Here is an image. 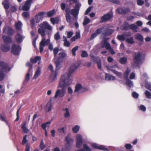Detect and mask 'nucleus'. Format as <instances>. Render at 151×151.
<instances>
[{"instance_id": "f257e3e1", "label": "nucleus", "mask_w": 151, "mask_h": 151, "mask_svg": "<svg viewBox=\"0 0 151 151\" xmlns=\"http://www.w3.org/2000/svg\"><path fill=\"white\" fill-rule=\"evenodd\" d=\"M40 28L38 29V33L40 34L42 37V39L40 44L39 50L40 53H42L44 49V47L46 45H48L50 42V39L48 38L46 40L45 37V35L46 29L50 31H51L52 27L47 22H44L40 24Z\"/></svg>"}, {"instance_id": "c03bdc74", "label": "nucleus", "mask_w": 151, "mask_h": 151, "mask_svg": "<svg viewBox=\"0 0 151 151\" xmlns=\"http://www.w3.org/2000/svg\"><path fill=\"white\" fill-rule=\"evenodd\" d=\"M50 20L53 24H55L58 23L59 22V20L58 18H51L50 19Z\"/></svg>"}, {"instance_id": "338daca9", "label": "nucleus", "mask_w": 151, "mask_h": 151, "mask_svg": "<svg viewBox=\"0 0 151 151\" xmlns=\"http://www.w3.org/2000/svg\"><path fill=\"white\" fill-rule=\"evenodd\" d=\"M60 6L61 9L63 10H64L65 9V8H66V5L64 3H61L60 4Z\"/></svg>"}, {"instance_id": "49530a36", "label": "nucleus", "mask_w": 151, "mask_h": 151, "mask_svg": "<svg viewBox=\"0 0 151 151\" xmlns=\"http://www.w3.org/2000/svg\"><path fill=\"white\" fill-rule=\"evenodd\" d=\"M78 46H76L74 47L73 48L71 51L72 55L74 56H75L76 55V51L78 50Z\"/></svg>"}, {"instance_id": "f03ea898", "label": "nucleus", "mask_w": 151, "mask_h": 151, "mask_svg": "<svg viewBox=\"0 0 151 151\" xmlns=\"http://www.w3.org/2000/svg\"><path fill=\"white\" fill-rule=\"evenodd\" d=\"M80 65V63H76L71 65L68 72L65 73L61 77L60 80L59 87L69 86L71 84L73 80L70 78V77L72 73L78 68Z\"/></svg>"}, {"instance_id": "a18cd8bd", "label": "nucleus", "mask_w": 151, "mask_h": 151, "mask_svg": "<svg viewBox=\"0 0 151 151\" xmlns=\"http://www.w3.org/2000/svg\"><path fill=\"white\" fill-rule=\"evenodd\" d=\"M79 127L77 125H76L72 129V131L75 133H77L79 130Z\"/></svg>"}, {"instance_id": "4468645a", "label": "nucleus", "mask_w": 151, "mask_h": 151, "mask_svg": "<svg viewBox=\"0 0 151 151\" xmlns=\"http://www.w3.org/2000/svg\"><path fill=\"white\" fill-rule=\"evenodd\" d=\"M45 14V12H41L37 14L35 16V17L36 19V22L37 23H39L40 21L42 20Z\"/></svg>"}, {"instance_id": "f704fd0d", "label": "nucleus", "mask_w": 151, "mask_h": 151, "mask_svg": "<svg viewBox=\"0 0 151 151\" xmlns=\"http://www.w3.org/2000/svg\"><path fill=\"white\" fill-rule=\"evenodd\" d=\"M126 85L129 87H131L133 86V82L128 79H126Z\"/></svg>"}, {"instance_id": "8fccbe9b", "label": "nucleus", "mask_w": 151, "mask_h": 151, "mask_svg": "<svg viewBox=\"0 0 151 151\" xmlns=\"http://www.w3.org/2000/svg\"><path fill=\"white\" fill-rule=\"evenodd\" d=\"M81 5L80 3H76L74 9L79 12L80 8L81 7Z\"/></svg>"}, {"instance_id": "1a4fd4ad", "label": "nucleus", "mask_w": 151, "mask_h": 151, "mask_svg": "<svg viewBox=\"0 0 151 151\" xmlns=\"http://www.w3.org/2000/svg\"><path fill=\"white\" fill-rule=\"evenodd\" d=\"M76 146L78 148H80L81 147L83 142L82 138L81 136L78 134L76 136Z\"/></svg>"}, {"instance_id": "0eeeda50", "label": "nucleus", "mask_w": 151, "mask_h": 151, "mask_svg": "<svg viewBox=\"0 0 151 151\" xmlns=\"http://www.w3.org/2000/svg\"><path fill=\"white\" fill-rule=\"evenodd\" d=\"M21 50L20 46L14 45L12 47L11 51L12 53L15 55H18Z\"/></svg>"}, {"instance_id": "cd10ccee", "label": "nucleus", "mask_w": 151, "mask_h": 151, "mask_svg": "<svg viewBox=\"0 0 151 151\" xmlns=\"http://www.w3.org/2000/svg\"><path fill=\"white\" fill-rule=\"evenodd\" d=\"M105 80L108 81H114L116 80L115 77L110 74H106Z\"/></svg>"}, {"instance_id": "3c124183", "label": "nucleus", "mask_w": 151, "mask_h": 151, "mask_svg": "<svg viewBox=\"0 0 151 151\" xmlns=\"http://www.w3.org/2000/svg\"><path fill=\"white\" fill-rule=\"evenodd\" d=\"M145 87L146 88L151 90V83L145 81Z\"/></svg>"}, {"instance_id": "9d476101", "label": "nucleus", "mask_w": 151, "mask_h": 151, "mask_svg": "<svg viewBox=\"0 0 151 151\" xmlns=\"http://www.w3.org/2000/svg\"><path fill=\"white\" fill-rule=\"evenodd\" d=\"M32 1L33 0H27L22 8V10L26 11L29 10L31 4L32 3Z\"/></svg>"}, {"instance_id": "bb28decb", "label": "nucleus", "mask_w": 151, "mask_h": 151, "mask_svg": "<svg viewBox=\"0 0 151 151\" xmlns=\"http://www.w3.org/2000/svg\"><path fill=\"white\" fill-rule=\"evenodd\" d=\"M41 57L39 56H36L34 58H31L30 59V62L34 63H36L38 61H40L41 60Z\"/></svg>"}, {"instance_id": "0e129e2a", "label": "nucleus", "mask_w": 151, "mask_h": 151, "mask_svg": "<svg viewBox=\"0 0 151 151\" xmlns=\"http://www.w3.org/2000/svg\"><path fill=\"white\" fill-rule=\"evenodd\" d=\"M4 78V74L2 71H0V81L3 80Z\"/></svg>"}, {"instance_id": "4be33fe9", "label": "nucleus", "mask_w": 151, "mask_h": 151, "mask_svg": "<svg viewBox=\"0 0 151 151\" xmlns=\"http://www.w3.org/2000/svg\"><path fill=\"white\" fill-rule=\"evenodd\" d=\"M129 27L130 25L128 23L126 22H125L121 27L120 29L122 30H127L129 29Z\"/></svg>"}, {"instance_id": "052dcab7", "label": "nucleus", "mask_w": 151, "mask_h": 151, "mask_svg": "<svg viewBox=\"0 0 151 151\" xmlns=\"http://www.w3.org/2000/svg\"><path fill=\"white\" fill-rule=\"evenodd\" d=\"M55 10H52L51 11L47 12V16L49 17H51L53 14Z\"/></svg>"}, {"instance_id": "6ab92c4d", "label": "nucleus", "mask_w": 151, "mask_h": 151, "mask_svg": "<svg viewBox=\"0 0 151 151\" xmlns=\"http://www.w3.org/2000/svg\"><path fill=\"white\" fill-rule=\"evenodd\" d=\"M10 49V46L9 44L5 43L1 47V49L2 51L6 52L9 51Z\"/></svg>"}, {"instance_id": "774afa93", "label": "nucleus", "mask_w": 151, "mask_h": 151, "mask_svg": "<svg viewBox=\"0 0 151 151\" xmlns=\"http://www.w3.org/2000/svg\"><path fill=\"white\" fill-rule=\"evenodd\" d=\"M22 15L24 18H26L29 16V14L27 12H24L22 13Z\"/></svg>"}, {"instance_id": "09e8293b", "label": "nucleus", "mask_w": 151, "mask_h": 151, "mask_svg": "<svg viewBox=\"0 0 151 151\" xmlns=\"http://www.w3.org/2000/svg\"><path fill=\"white\" fill-rule=\"evenodd\" d=\"M51 123V122L49 121L46 122L45 123H44L42 125V128L44 129H46V128L48 126V124H50Z\"/></svg>"}, {"instance_id": "864d4df0", "label": "nucleus", "mask_w": 151, "mask_h": 151, "mask_svg": "<svg viewBox=\"0 0 151 151\" xmlns=\"http://www.w3.org/2000/svg\"><path fill=\"white\" fill-rule=\"evenodd\" d=\"M139 110L143 111H145L146 110L145 107L143 105H141L138 106Z\"/></svg>"}, {"instance_id": "2eb2a0df", "label": "nucleus", "mask_w": 151, "mask_h": 151, "mask_svg": "<svg viewBox=\"0 0 151 151\" xmlns=\"http://www.w3.org/2000/svg\"><path fill=\"white\" fill-rule=\"evenodd\" d=\"M15 39L17 42L20 43L24 39V37L19 33H17L15 36Z\"/></svg>"}, {"instance_id": "58836bf2", "label": "nucleus", "mask_w": 151, "mask_h": 151, "mask_svg": "<svg viewBox=\"0 0 151 151\" xmlns=\"http://www.w3.org/2000/svg\"><path fill=\"white\" fill-rule=\"evenodd\" d=\"M127 61V59L125 57H122L120 58L119 62L122 64H125Z\"/></svg>"}, {"instance_id": "20e7f679", "label": "nucleus", "mask_w": 151, "mask_h": 151, "mask_svg": "<svg viewBox=\"0 0 151 151\" xmlns=\"http://www.w3.org/2000/svg\"><path fill=\"white\" fill-rule=\"evenodd\" d=\"M65 141L66 142L63 149L65 151H68L72 148L73 143L74 141L72 138L70 134H68L65 137Z\"/></svg>"}, {"instance_id": "4d7b16f0", "label": "nucleus", "mask_w": 151, "mask_h": 151, "mask_svg": "<svg viewBox=\"0 0 151 151\" xmlns=\"http://www.w3.org/2000/svg\"><path fill=\"white\" fill-rule=\"evenodd\" d=\"M145 93L147 98L148 99L151 98V93L149 91L147 90L145 92Z\"/></svg>"}, {"instance_id": "5701e85b", "label": "nucleus", "mask_w": 151, "mask_h": 151, "mask_svg": "<svg viewBox=\"0 0 151 151\" xmlns=\"http://www.w3.org/2000/svg\"><path fill=\"white\" fill-rule=\"evenodd\" d=\"M83 147L84 149H80L75 151H91V149L86 144H83Z\"/></svg>"}, {"instance_id": "7c9ffc66", "label": "nucleus", "mask_w": 151, "mask_h": 151, "mask_svg": "<svg viewBox=\"0 0 151 151\" xmlns=\"http://www.w3.org/2000/svg\"><path fill=\"white\" fill-rule=\"evenodd\" d=\"M135 39L140 42L143 41V37L139 33L136 34L135 36Z\"/></svg>"}, {"instance_id": "a19ab883", "label": "nucleus", "mask_w": 151, "mask_h": 151, "mask_svg": "<svg viewBox=\"0 0 151 151\" xmlns=\"http://www.w3.org/2000/svg\"><path fill=\"white\" fill-rule=\"evenodd\" d=\"M117 38L118 40L121 41H123L126 40V38L124 34L121 35H118L117 36Z\"/></svg>"}, {"instance_id": "a211bd4d", "label": "nucleus", "mask_w": 151, "mask_h": 151, "mask_svg": "<svg viewBox=\"0 0 151 151\" xmlns=\"http://www.w3.org/2000/svg\"><path fill=\"white\" fill-rule=\"evenodd\" d=\"M114 30L110 27H109L104 30V38L105 36L110 35L112 34Z\"/></svg>"}, {"instance_id": "603ef678", "label": "nucleus", "mask_w": 151, "mask_h": 151, "mask_svg": "<svg viewBox=\"0 0 151 151\" xmlns=\"http://www.w3.org/2000/svg\"><path fill=\"white\" fill-rule=\"evenodd\" d=\"M81 56L83 58H86L88 56V54L86 51H82Z\"/></svg>"}, {"instance_id": "69168bd1", "label": "nucleus", "mask_w": 151, "mask_h": 151, "mask_svg": "<svg viewBox=\"0 0 151 151\" xmlns=\"http://www.w3.org/2000/svg\"><path fill=\"white\" fill-rule=\"evenodd\" d=\"M58 132L59 133L61 134L65 133L64 128L63 127L61 128L58 129Z\"/></svg>"}, {"instance_id": "dca6fc26", "label": "nucleus", "mask_w": 151, "mask_h": 151, "mask_svg": "<svg viewBox=\"0 0 151 151\" xmlns=\"http://www.w3.org/2000/svg\"><path fill=\"white\" fill-rule=\"evenodd\" d=\"M70 12V13L74 17L73 19H76V21H77L78 19L77 16L78 15L79 12L74 9H71Z\"/></svg>"}, {"instance_id": "a878e982", "label": "nucleus", "mask_w": 151, "mask_h": 151, "mask_svg": "<svg viewBox=\"0 0 151 151\" xmlns=\"http://www.w3.org/2000/svg\"><path fill=\"white\" fill-rule=\"evenodd\" d=\"M51 102L52 100L50 99L49 100L48 102L47 103L45 107L46 109H48V111H50L52 108V104Z\"/></svg>"}, {"instance_id": "aec40b11", "label": "nucleus", "mask_w": 151, "mask_h": 151, "mask_svg": "<svg viewBox=\"0 0 151 151\" xmlns=\"http://www.w3.org/2000/svg\"><path fill=\"white\" fill-rule=\"evenodd\" d=\"M113 17V13L110 12L104 15V22L110 20Z\"/></svg>"}, {"instance_id": "2f4dec72", "label": "nucleus", "mask_w": 151, "mask_h": 151, "mask_svg": "<svg viewBox=\"0 0 151 151\" xmlns=\"http://www.w3.org/2000/svg\"><path fill=\"white\" fill-rule=\"evenodd\" d=\"M109 38V37H108L107 38H104V47H105L106 49L108 50H109L111 47L109 43L105 42V40Z\"/></svg>"}, {"instance_id": "e2e57ef3", "label": "nucleus", "mask_w": 151, "mask_h": 151, "mask_svg": "<svg viewBox=\"0 0 151 151\" xmlns=\"http://www.w3.org/2000/svg\"><path fill=\"white\" fill-rule=\"evenodd\" d=\"M67 37L68 38H71L73 35V32L72 31L67 32Z\"/></svg>"}, {"instance_id": "680f3d73", "label": "nucleus", "mask_w": 151, "mask_h": 151, "mask_svg": "<svg viewBox=\"0 0 151 151\" xmlns=\"http://www.w3.org/2000/svg\"><path fill=\"white\" fill-rule=\"evenodd\" d=\"M0 119L2 121L5 122L6 124L8 125L9 127H10V126L8 122L6 120L5 118L3 116L1 115L0 116Z\"/></svg>"}, {"instance_id": "bf43d9fd", "label": "nucleus", "mask_w": 151, "mask_h": 151, "mask_svg": "<svg viewBox=\"0 0 151 151\" xmlns=\"http://www.w3.org/2000/svg\"><path fill=\"white\" fill-rule=\"evenodd\" d=\"M60 38V36L58 32H57L54 35V38L56 40H58Z\"/></svg>"}, {"instance_id": "4c0bfd02", "label": "nucleus", "mask_w": 151, "mask_h": 151, "mask_svg": "<svg viewBox=\"0 0 151 151\" xmlns=\"http://www.w3.org/2000/svg\"><path fill=\"white\" fill-rule=\"evenodd\" d=\"M62 62L60 61H58V60H57V61H55V64L56 68V70H58L61 68V65L60 64V63Z\"/></svg>"}, {"instance_id": "79ce46f5", "label": "nucleus", "mask_w": 151, "mask_h": 151, "mask_svg": "<svg viewBox=\"0 0 151 151\" xmlns=\"http://www.w3.org/2000/svg\"><path fill=\"white\" fill-rule=\"evenodd\" d=\"M82 88V85L80 84H77L75 86V92H77L80 90Z\"/></svg>"}, {"instance_id": "9b49d317", "label": "nucleus", "mask_w": 151, "mask_h": 151, "mask_svg": "<svg viewBox=\"0 0 151 151\" xmlns=\"http://www.w3.org/2000/svg\"><path fill=\"white\" fill-rule=\"evenodd\" d=\"M27 135H24L23 138V140L22 142V144L24 145L26 144V147L25 148V151H29L30 149V147L28 143H27L28 141L27 139Z\"/></svg>"}, {"instance_id": "b1692460", "label": "nucleus", "mask_w": 151, "mask_h": 151, "mask_svg": "<svg viewBox=\"0 0 151 151\" xmlns=\"http://www.w3.org/2000/svg\"><path fill=\"white\" fill-rule=\"evenodd\" d=\"M26 122H24L22 125V132L25 133H27L29 130L26 127Z\"/></svg>"}, {"instance_id": "c85d7f7f", "label": "nucleus", "mask_w": 151, "mask_h": 151, "mask_svg": "<svg viewBox=\"0 0 151 151\" xmlns=\"http://www.w3.org/2000/svg\"><path fill=\"white\" fill-rule=\"evenodd\" d=\"M91 145V147L94 148L104 150V147L103 146H101L96 143H92Z\"/></svg>"}, {"instance_id": "7ed1b4c3", "label": "nucleus", "mask_w": 151, "mask_h": 151, "mask_svg": "<svg viewBox=\"0 0 151 151\" xmlns=\"http://www.w3.org/2000/svg\"><path fill=\"white\" fill-rule=\"evenodd\" d=\"M145 57V54L141 52L135 53L134 60V63L136 66H138L143 62Z\"/></svg>"}, {"instance_id": "473e14b6", "label": "nucleus", "mask_w": 151, "mask_h": 151, "mask_svg": "<svg viewBox=\"0 0 151 151\" xmlns=\"http://www.w3.org/2000/svg\"><path fill=\"white\" fill-rule=\"evenodd\" d=\"M130 71V69L127 68L124 74V77L125 79H128V75Z\"/></svg>"}, {"instance_id": "423d86ee", "label": "nucleus", "mask_w": 151, "mask_h": 151, "mask_svg": "<svg viewBox=\"0 0 151 151\" xmlns=\"http://www.w3.org/2000/svg\"><path fill=\"white\" fill-rule=\"evenodd\" d=\"M0 68L5 72L9 71L11 68L8 67V64L3 61L0 62Z\"/></svg>"}, {"instance_id": "37998d69", "label": "nucleus", "mask_w": 151, "mask_h": 151, "mask_svg": "<svg viewBox=\"0 0 151 151\" xmlns=\"http://www.w3.org/2000/svg\"><path fill=\"white\" fill-rule=\"evenodd\" d=\"M96 62L98 68L99 69L101 70V66L100 60L99 58H96Z\"/></svg>"}, {"instance_id": "f8f14e48", "label": "nucleus", "mask_w": 151, "mask_h": 151, "mask_svg": "<svg viewBox=\"0 0 151 151\" xmlns=\"http://www.w3.org/2000/svg\"><path fill=\"white\" fill-rule=\"evenodd\" d=\"M66 56L67 54L66 53L64 52H60L58 54L57 60H58V61L63 62L65 60Z\"/></svg>"}, {"instance_id": "6e6552de", "label": "nucleus", "mask_w": 151, "mask_h": 151, "mask_svg": "<svg viewBox=\"0 0 151 151\" xmlns=\"http://www.w3.org/2000/svg\"><path fill=\"white\" fill-rule=\"evenodd\" d=\"M117 66L116 65H114L113 66L109 67L108 68V69L109 70L113 72L115 74L118 76L119 78H121L122 76V73L121 72H118L114 69V68H117Z\"/></svg>"}, {"instance_id": "5fc2aeb1", "label": "nucleus", "mask_w": 151, "mask_h": 151, "mask_svg": "<svg viewBox=\"0 0 151 151\" xmlns=\"http://www.w3.org/2000/svg\"><path fill=\"white\" fill-rule=\"evenodd\" d=\"M63 110L66 111V112L64 114L65 117L66 118L70 116L68 109L67 108H66Z\"/></svg>"}, {"instance_id": "412c9836", "label": "nucleus", "mask_w": 151, "mask_h": 151, "mask_svg": "<svg viewBox=\"0 0 151 151\" xmlns=\"http://www.w3.org/2000/svg\"><path fill=\"white\" fill-rule=\"evenodd\" d=\"M3 39L5 43L6 44H9L12 41V39L9 36L4 35L3 36Z\"/></svg>"}, {"instance_id": "f3484780", "label": "nucleus", "mask_w": 151, "mask_h": 151, "mask_svg": "<svg viewBox=\"0 0 151 151\" xmlns=\"http://www.w3.org/2000/svg\"><path fill=\"white\" fill-rule=\"evenodd\" d=\"M117 11L120 14H124L128 12L129 10L127 8H119L117 9Z\"/></svg>"}, {"instance_id": "13d9d810", "label": "nucleus", "mask_w": 151, "mask_h": 151, "mask_svg": "<svg viewBox=\"0 0 151 151\" xmlns=\"http://www.w3.org/2000/svg\"><path fill=\"white\" fill-rule=\"evenodd\" d=\"M124 147L126 149L129 150L132 148V146L131 144L127 143L125 145Z\"/></svg>"}, {"instance_id": "c9c22d12", "label": "nucleus", "mask_w": 151, "mask_h": 151, "mask_svg": "<svg viewBox=\"0 0 151 151\" xmlns=\"http://www.w3.org/2000/svg\"><path fill=\"white\" fill-rule=\"evenodd\" d=\"M138 28V26L134 24H132L130 25L129 29H131L134 32H137V29Z\"/></svg>"}, {"instance_id": "72a5a7b5", "label": "nucleus", "mask_w": 151, "mask_h": 151, "mask_svg": "<svg viewBox=\"0 0 151 151\" xmlns=\"http://www.w3.org/2000/svg\"><path fill=\"white\" fill-rule=\"evenodd\" d=\"M126 41L130 44H133L134 43L133 38L132 37L127 38L126 39Z\"/></svg>"}, {"instance_id": "393cba45", "label": "nucleus", "mask_w": 151, "mask_h": 151, "mask_svg": "<svg viewBox=\"0 0 151 151\" xmlns=\"http://www.w3.org/2000/svg\"><path fill=\"white\" fill-rule=\"evenodd\" d=\"M22 25V23L20 21H18L15 23V27L16 29L18 30H21Z\"/></svg>"}, {"instance_id": "ddd939ff", "label": "nucleus", "mask_w": 151, "mask_h": 151, "mask_svg": "<svg viewBox=\"0 0 151 151\" xmlns=\"http://www.w3.org/2000/svg\"><path fill=\"white\" fill-rule=\"evenodd\" d=\"M4 32L9 35H12L14 33V31L9 26H5L3 28Z\"/></svg>"}, {"instance_id": "ea45409f", "label": "nucleus", "mask_w": 151, "mask_h": 151, "mask_svg": "<svg viewBox=\"0 0 151 151\" xmlns=\"http://www.w3.org/2000/svg\"><path fill=\"white\" fill-rule=\"evenodd\" d=\"M66 19L67 22H69L70 24L71 25L72 24V22L71 21V17L70 14H66Z\"/></svg>"}, {"instance_id": "39448f33", "label": "nucleus", "mask_w": 151, "mask_h": 151, "mask_svg": "<svg viewBox=\"0 0 151 151\" xmlns=\"http://www.w3.org/2000/svg\"><path fill=\"white\" fill-rule=\"evenodd\" d=\"M60 82H59L58 87L62 88L61 89H58L55 92V93L54 96L55 98L56 99L58 96L60 97L61 98L63 97L66 93V90L65 87L68 86H63L62 87H60L59 86Z\"/></svg>"}, {"instance_id": "e433bc0d", "label": "nucleus", "mask_w": 151, "mask_h": 151, "mask_svg": "<svg viewBox=\"0 0 151 151\" xmlns=\"http://www.w3.org/2000/svg\"><path fill=\"white\" fill-rule=\"evenodd\" d=\"M5 9H8L9 7V1L7 0L4 1L2 3Z\"/></svg>"}, {"instance_id": "6e6d98bb", "label": "nucleus", "mask_w": 151, "mask_h": 151, "mask_svg": "<svg viewBox=\"0 0 151 151\" xmlns=\"http://www.w3.org/2000/svg\"><path fill=\"white\" fill-rule=\"evenodd\" d=\"M59 51V47H55L53 49V54L54 56L56 57L57 54Z\"/></svg>"}, {"instance_id": "de8ad7c7", "label": "nucleus", "mask_w": 151, "mask_h": 151, "mask_svg": "<svg viewBox=\"0 0 151 151\" xmlns=\"http://www.w3.org/2000/svg\"><path fill=\"white\" fill-rule=\"evenodd\" d=\"M90 19L86 17L84 19V21L83 23V25L84 26L87 25L90 22Z\"/></svg>"}, {"instance_id": "c756f323", "label": "nucleus", "mask_w": 151, "mask_h": 151, "mask_svg": "<svg viewBox=\"0 0 151 151\" xmlns=\"http://www.w3.org/2000/svg\"><path fill=\"white\" fill-rule=\"evenodd\" d=\"M41 73L40 67L39 66L37 68V69L35 74L34 76L33 77V78L35 79H36L38 78L40 75Z\"/></svg>"}]
</instances>
